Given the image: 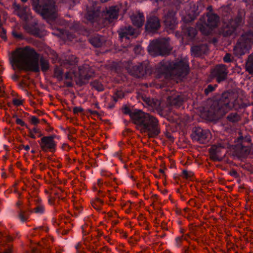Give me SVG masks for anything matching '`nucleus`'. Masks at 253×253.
Instances as JSON below:
<instances>
[{
    "label": "nucleus",
    "instance_id": "nucleus-1",
    "mask_svg": "<svg viewBox=\"0 0 253 253\" xmlns=\"http://www.w3.org/2000/svg\"><path fill=\"white\" fill-rule=\"evenodd\" d=\"M84 6L85 18L91 26V28H88L80 23H75L71 26V30L75 33L88 37V41L92 46L96 48L100 47L105 44V38L98 34H92L93 31H98L102 26L98 23L99 11L96 2L88 1Z\"/></svg>",
    "mask_w": 253,
    "mask_h": 253
},
{
    "label": "nucleus",
    "instance_id": "nucleus-2",
    "mask_svg": "<svg viewBox=\"0 0 253 253\" xmlns=\"http://www.w3.org/2000/svg\"><path fill=\"white\" fill-rule=\"evenodd\" d=\"M10 63L14 69L19 71H31L38 73L41 70L43 72L48 71L49 68V61L43 57L39 58V54L34 49L26 46L10 58Z\"/></svg>",
    "mask_w": 253,
    "mask_h": 253
},
{
    "label": "nucleus",
    "instance_id": "nucleus-3",
    "mask_svg": "<svg viewBox=\"0 0 253 253\" xmlns=\"http://www.w3.org/2000/svg\"><path fill=\"white\" fill-rule=\"evenodd\" d=\"M241 102L236 94L227 91L214 100L212 106L214 113L222 117L232 108H241Z\"/></svg>",
    "mask_w": 253,
    "mask_h": 253
},
{
    "label": "nucleus",
    "instance_id": "nucleus-4",
    "mask_svg": "<svg viewBox=\"0 0 253 253\" xmlns=\"http://www.w3.org/2000/svg\"><path fill=\"white\" fill-rule=\"evenodd\" d=\"M137 129L146 133L149 138H156L161 133L158 119L151 114L142 111L135 123Z\"/></svg>",
    "mask_w": 253,
    "mask_h": 253
},
{
    "label": "nucleus",
    "instance_id": "nucleus-5",
    "mask_svg": "<svg viewBox=\"0 0 253 253\" xmlns=\"http://www.w3.org/2000/svg\"><path fill=\"white\" fill-rule=\"evenodd\" d=\"M203 8L201 4L193 5V6L190 7L186 15L182 16V20L184 23V24L181 26V36L182 40L186 39L188 41L194 40L197 35V30L195 28L190 27L187 24L196 18L201 13Z\"/></svg>",
    "mask_w": 253,
    "mask_h": 253
},
{
    "label": "nucleus",
    "instance_id": "nucleus-6",
    "mask_svg": "<svg viewBox=\"0 0 253 253\" xmlns=\"http://www.w3.org/2000/svg\"><path fill=\"white\" fill-rule=\"evenodd\" d=\"M33 9L43 19L53 21L57 19V9L54 0H32Z\"/></svg>",
    "mask_w": 253,
    "mask_h": 253
},
{
    "label": "nucleus",
    "instance_id": "nucleus-7",
    "mask_svg": "<svg viewBox=\"0 0 253 253\" xmlns=\"http://www.w3.org/2000/svg\"><path fill=\"white\" fill-rule=\"evenodd\" d=\"M220 22L219 16L211 11L207 12L200 18L197 26L200 32L205 35H210L217 27Z\"/></svg>",
    "mask_w": 253,
    "mask_h": 253
},
{
    "label": "nucleus",
    "instance_id": "nucleus-8",
    "mask_svg": "<svg viewBox=\"0 0 253 253\" xmlns=\"http://www.w3.org/2000/svg\"><path fill=\"white\" fill-rule=\"evenodd\" d=\"M169 38H162L152 41L148 46L149 52L153 56H165L169 54L170 47Z\"/></svg>",
    "mask_w": 253,
    "mask_h": 253
},
{
    "label": "nucleus",
    "instance_id": "nucleus-9",
    "mask_svg": "<svg viewBox=\"0 0 253 253\" xmlns=\"http://www.w3.org/2000/svg\"><path fill=\"white\" fill-rule=\"evenodd\" d=\"M33 201L36 205V207L34 209H31L30 205H28L27 209H19L18 211L17 217L21 222H26L32 213L38 215H42L44 213L45 207L42 202V199L40 198H35L33 199Z\"/></svg>",
    "mask_w": 253,
    "mask_h": 253
},
{
    "label": "nucleus",
    "instance_id": "nucleus-10",
    "mask_svg": "<svg viewBox=\"0 0 253 253\" xmlns=\"http://www.w3.org/2000/svg\"><path fill=\"white\" fill-rule=\"evenodd\" d=\"M129 73L136 78H143L150 76L154 69L147 61H144L128 68Z\"/></svg>",
    "mask_w": 253,
    "mask_h": 253
},
{
    "label": "nucleus",
    "instance_id": "nucleus-11",
    "mask_svg": "<svg viewBox=\"0 0 253 253\" xmlns=\"http://www.w3.org/2000/svg\"><path fill=\"white\" fill-rule=\"evenodd\" d=\"M243 19L238 16L234 19H231L227 24H225L220 31V34L224 37L236 35L239 27L242 24Z\"/></svg>",
    "mask_w": 253,
    "mask_h": 253
},
{
    "label": "nucleus",
    "instance_id": "nucleus-12",
    "mask_svg": "<svg viewBox=\"0 0 253 253\" xmlns=\"http://www.w3.org/2000/svg\"><path fill=\"white\" fill-rule=\"evenodd\" d=\"M119 37L121 41L129 40L131 38H136L139 34L137 29L131 25L123 26L118 31Z\"/></svg>",
    "mask_w": 253,
    "mask_h": 253
},
{
    "label": "nucleus",
    "instance_id": "nucleus-13",
    "mask_svg": "<svg viewBox=\"0 0 253 253\" xmlns=\"http://www.w3.org/2000/svg\"><path fill=\"white\" fill-rule=\"evenodd\" d=\"M210 135V131L208 129L197 126L193 128L191 137L193 141L199 142L200 143H205Z\"/></svg>",
    "mask_w": 253,
    "mask_h": 253
},
{
    "label": "nucleus",
    "instance_id": "nucleus-14",
    "mask_svg": "<svg viewBox=\"0 0 253 253\" xmlns=\"http://www.w3.org/2000/svg\"><path fill=\"white\" fill-rule=\"evenodd\" d=\"M55 135H50L49 136H43L40 140L38 142L39 143L42 150L44 152L48 151L54 152L56 150V142L54 140L55 138Z\"/></svg>",
    "mask_w": 253,
    "mask_h": 253
},
{
    "label": "nucleus",
    "instance_id": "nucleus-15",
    "mask_svg": "<svg viewBox=\"0 0 253 253\" xmlns=\"http://www.w3.org/2000/svg\"><path fill=\"white\" fill-rule=\"evenodd\" d=\"M94 70L87 64L79 67V77L82 84H85L93 76Z\"/></svg>",
    "mask_w": 253,
    "mask_h": 253
},
{
    "label": "nucleus",
    "instance_id": "nucleus-16",
    "mask_svg": "<svg viewBox=\"0 0 253 253\" xmlns=\"http://www.w3.org/2000/svg\"><path fill=\"white\" fill-rule=\"evenodd\" d=\"M211 74L218 83H221L226 80L228 71L226 65L219 64L215 67Z\"/></svg>",
    "mask_w": 253,
    "mask_h": 253
},
{
    "label": "nucleus",
    "instance_id": "nucleus-17",
    "mask_svg": "<svg viewBox=\"0 0 253 253\" xmlns=\"http://www.w3.org/2000/svg\"><path fill=\"white\" fill-rule=\"evenodd\" d=\"M176 12L171 8H166L164 10L163 19L166 26L173 28L176 24L175 18Z\"/></svg>",
    "mask_w": 253,
    "mask_h": 253
},
{
    "label": "nucleus",
    "instance_id": "nucleus-18",
    "mask_svg": "<svg viewBox=\"0 0 253 253\" xmlns=\"http://www.w3.org/2000/svg\"><path fill=\"white\" fill-rule=\"evenodd\" d=\"M172 68L177 75L181 77H185L189 73L188 64L183 60L175 61L173 64Z\"/></svg>",
    "mask_w": 253,
    "mask_h": 253
},
{
    "label": "nucleus",
    "instance_id": "nucleus-19",
    "mask_svg": "<svg viewBox=\"0 0 253 253\" xmlns=\"http://www.w3.org/2000/svg\"><path fill=\"white\" fill-rule=\"evenodd\" d=\"M161 27L160 20L155 15H150L147 18L145 29L148 32H157Z\"/></svg>",
    "mask_w": 253,
    "mask_h": 253
},
{
    "label": "nucleus",
    "instance_id": "nucleus-20",
    "mask_svg": "<svg viewBox=\"0 0 253 253\" xmlns=\"http://www.w3.org/2000/svg\"><path fill=\"white\" fill-rule=\"evenodd\" d=\"M190 51L194 57H200L208 52L209 47L207 43H200L192 45Z\"/></svg>",
    "mask_w": 253,
    "mask_h": 253
},
{
    "label": "nucleus",
    "instance_id": "nucleus-21",
    "mask_svg": "<svg viewBox=\"0 0 253 253\" xmlns=\"http://www.w3.org/2000/svg\"><path fill=\"white\" fill-rule=\"evenodd\" d=\"M224 146L221 143L213 145L209 149L211 158L214 161L220 162L222 160L221 152Z\"/></svg>",
    "mask_w": 253,
    "mask_h": 253
},
{
    "label": "nucleus",
    "instance_id": "nucleus-22",
    "mask_svg": "<svg viewBox=\"0 0 253 253\" xmlns=\"http://www.w3.org/2000/svg\"><path fill=\"white\" fill-rule=\"evenodd\" d=\"M241 46L247 47L253 43V32L249 30L242 34L239 41Z\"/></svg>",
    "mask_w": 253,
    "mask_h": 253
},
{
    "label": "nucleus",
    "instance_id": "nucleus-23",
    "mask_svg": "<svg viewBox=\"0 0 253 253\" xmlns=\"http://www.w3.org/2000/svg\"><path fill=\"white\" fill-rule=\"evenodd\" d=\"M13 7L14 10L17 12V16L22 20L26 22L29 20L28 7L27 6H21L20 4H17L14 2L13 3Z\"/></svg>",
    "mask_w": 253,
    "mask_h": 253
},
{
    "label": "nucleus",
    "instance_id": "nucleus-24",
    "mask_svg": "<svg viewBox=\"0 0 253 253\" xmlns=\"http://www.w3.org/2000/svg\"><path fill=\"white\" fill-rule=\"evenodd\" d=\"M169 103L176 107H180L183 104L184 97L180 93H174L168 97Z\"/></svg>",
    "mask_w": 253,
    "mask_h": 253
},
{
    "label": "nucleus",
    "instance_id": "nucleus-25",
    "mask_svg": "<svg viewBox=\"0 0 253 253\" xmlns=\"http://www.w3.org/2000/svg\"><path fill=\"white\" fill-rule=\"evenodd\" d=\"M26 28L31 34L36 37H42L43 35L42 30L37 22L30 23L26 26Z\"/></svg>",
    "mask_w": 253,
    "mask_h": 253
},
{
    "label": "nucleus",
    "instance_id": "nucleus-26",
    "mask_svg": "<svg viewBox=\"0 0 253 253\" xmlns=\"http://www.w3.org/2000/svg\"><path fill=\"white\" fill-rule=\"evenodd\" d=\"M141 112L142 110H131L127 106H125L123 108V113L126 115H128L134 124L135 123L137 120V117H139Z\"/></svg>",
    "mask_w": 253,
    "mask_h": 253
},
{
    "label": "nucleus",
    "instance_id": "nucleus-27",
    "mask_svg": "<svg viewBox=\"0 0 253 253\" xmlns=\"http://www.w3.org/2000/svg\"><path fill=\"white\" fill-rule=\"evenodd\" d=\"M118 9L116 6L109 7L107 10L105 14V19L109 22H112L114 20L118 18Z\"/></svg>",
    "mask_w": 253,
    "mask_h": 253
},
{
    "label": "nucleus",
    "instance_id": "nucleus-28",
    "mask_svg": "<svg viewBox=\"0 0 253 253\" xmlns=\"http://www.w3.org/2000/svg\"><path fill=\"white\" fill-rule=\"evenodd\" d=\"M133 24L138 28H140L143 25L144 16L142 13L139 12L136 15L132 18Z\"/></svg>",
    "mask_w": 253,
    "mask_h": 253
},
{
    "label": "nucleus",
    "instance_id": "nucleus-29",
    "mask_svg": "<svg viewBox=\"0 0 253 253\" xmlns=\"http://www.w3.org/2000/svg\"><path fill=\"white\" fill-rule=\"evenodd\" d=\"M12 240V237L7 235L6 233L0 232V250H2L1 247H4L6 242H10Z\"/></svg>",
    "mask_w": 253,
    "mask_h": 253
},
{
    "label": "nucleus",
    "instance_id": "nucleus-30",
    "mask_svg": "<svg viewBox=\"0 0 253 253\" xmlns=\"http://www.w3.org/2000/svg\"><path fill=\"white\" fill-rule=\"evenodd\" d=\"M12 37L17 40H22L24 39V36L19 28H15L11 31Z\"/></svg>",
    "mask_w": 253,
    "mask_h": 253
},
{
    "label": "nucleus",
    "instance_id": "nucleus-31",
    "mask_svg": "<svg viewBox=\"0 0 253 253\" xmlns=\"http://www.w3.org/2000/svg\"><path fill=\"white\" fill-rule=\"evenodd\" d=\"M90 85L92 88L98 91H102L104 90L103 84L98 80H94L90 83Z\"/></svg>",
    "mask_w": 253,
    "mask_h": 253
},
{
    "label": "nucleus",
    "instance_id": "nucleus-32",
    "mask_svg": "<svg viewBox=\"0 0 253 253\" xmlns=\"http://www.w3.org/2000/svg\"><path fill=\"white\" fill-rule=\"evenodd\" d=\"M54 77L56 78L58 81H62L63 79L64 71L62 68L56 66L54 70Z\"/></svg>",
    "mask_w": 253,
    "mask_h": 253
},
{
    "label": "nucleus",
    "instance_id": "nucleus-33",
    "mask_svg": "<svg viewBox=\"0 0 253 253\" xmlns=\"http://www.w3.org/2000/svg\"><path fill=\"white\" fill-rule=\"evenodd\" d=\"M189 238V235L188 234H182L181 236L177 237L175 238V246L177 247H180L183 241H187Z\"/></svg>",
    "mask_w": 253,
    "mask_h": 253
},
{
    "label": "nucleus",
    "instance_id": "nucleus-34",
    "mask_svg": "<svg viewBox=\"0 0 253 253\" xmlns=\"http://www.w3.org/2000/svg\"><path fill=\"white\" fill-rule=\"evenodd\" d=\"M227 119L228 122L235 123L238 122L240 120V117L237 112H233L230 113L227 116Z\"/></svg>",
    "mask_w": 253,
    "mask_h": 253
},
{
    "label": "nucleus",
    "instance_id": "nucleus-35",
    "mask_svg": "<svg viewBox=\"0 0 253 253\" xmlns=\"http://www.w3.org/2000/svg\"><path fill=\"white\" fill-rule=\"evenodd\" d=\"M125 96L124 92L122 90L116 91L113 95L112 96V98L115 102H117L119 99H122Z\"/></svg>",
    "mask_w": 253,
    "mask_h": 253
},
{
    "label": "nucleus",
    "instance_id": "nucleus-36",
    "mask_svg": "<svg viewBox=\"0 0 253 253\" xmlns=\"http://www.w3.org/2000/svg\"><path fill=\"white\" fill-rule=\"evenodd\" d=\"M217 87V84H208L207 86L204 89L205 94L207 96L209 95L210 93L213 91Z\"/></svg>",
    "mask_w": 253,
    "mask_h": 253
},
{
    "label": "nucleus",
    "instance_id": "nucleus-37",
    "mask_svg": "<svg viewBox=\"0 0 253 253\" xmlns=\"http://www.w3.org/2000/svg\"><path fill=\"white\" fill-rule=\"evenodd\" d=\"M247 64L250 72L253 73V54L249 56Z\"/></svg>",
    "mask_w": 253,
    "mask_h": 253
},
{
    "label": "nucleus",
    "instance_id": "nucleus-38",
    "mask_svg": "<svg viewBox=\"0 0 253 253\" xmlns=\"http://www.w3.org/2000/svg\"><path fill=\"white\" fill-rule=\"evenodd\" d=\"M103 204V201L101 199H100L98 198H97L96 199L95 202L93 205V206L96 210H100V206Z\"/></svg>",
    "mask_w": 253,
    "mask_h": 253
},
{
    "label": "nucleus",
    "instance_id": "nucleus-39",
    "mask_svg": "<svg viewBox=\"0 0 253 253\" xmlns=\"http://www.w3.org/2000/svg\"><path fill=\"white\" fill-rule=\"evenodd\" d=\"M182 174L183 178L189 179L193 176V173L191 171H187L184 169L182 170Z\"/></svg>",
    "mask_w": 253,
    "mask_h": 253
},
{
    "label": "nucleus",
    "instance_id": "nucleus-40",
    "mask_svg": "<svg viewBox=\"0 0 253 253\" xmlns=\"http://www.w3.org/2000/svg\"><path fill=\"white\" fill-rule=\"evenodd\" d=\"M144 100L145 103L149 106L152 107L155 106V102L153 99L149 97H146Z\"/></svg>",
    "mask_w": 253,
    "mask_h": 253
},
{
    "label": "nucleus",
    "instance_id": "nucleus-41",
    "mask_svg": "<svg viewBox=\"0 0 253 253\" xmlns=\"http://www.w3.org/2000/svg\"><path fill=\"white\" fill-rule=\"evenodd\" d=\"M223 61L225 63H230L232 61V59L231 58V55L229 53H226L224 57H223Z\"/></svg>",
    "mask_w": 253,
    "mask_h": 253
},
{
    "label": "nucleus",
    "instance_id": "nucleus-42",
    "mask_svg": "<svg viewBox=\"0 0 253 253\" xmlns=\"http://www.w3.org/2000/svg\"><path fill=\"white\" fill-rule=\"evenodd\" d=\"M30 121H31V123L34 125H36L39 124L40 122V121L38 119V118L35 116L31 117Z\"/></svg>",
    "mask_w": 253,
    "mask_h": 253
},
{
    "label": "nucleus",
    "instance_id": "nucleus-43",
    "mask_svg": "<svg viewBox=\"0 0 253 253\" xmlns=\"http://www.w3.org/2000/svg\"><path fill=\"white\" fill-rule=\"evenodd\" d=\"M84 111V109L81 107H75L73 109V113L75 114H77L79 113H82Z\"/></svg>",
    "mask_w": 253,
    "mask_h": 253
},
{
    "label": "nucleus",
    "instance_id": "nucleus-44",
    "mask_svg": "<svg viewBox=\"0 0 253 253\" xmlns=\"http://www.w3.org/2000/svg\"><path fill=\"white\" fill-rule=\"evenodd\" d=\"M0 37L4 40L6 39V30L4 28H2L1 30H0Z\"/></svg>",
    "mask_w": 253,
    "mask_h": 253
},
{
    "label": "nucleus",
    "instance_id": "nucleus-45",
    "mask_svg": "<svg viewBox=\"0 0 253 253\" xmlns=\"http://www.w3.org/2000/svg\"><path fill=\"white\" fill-rule=\"evenodd\" d=\"M12 102L13 104L16 106H19L22 104L21 101L16 98H14L12 100Z\"/></svg>",
    "mask_w": 253,
    "mask_h": 253
},
{
    "label": "nucleus",
    "instance_id": "nucleus-46",
    "mask_svg": "<svg viewBox=\"0 0 253 253\" xmlns=\"http://www.w3.org/2000/svg\"><path fill=\"white\" fill-rule=\"evenodd\" d=\"M154 4L156 3L157 5L163 3L166 0H150Z\"/></svg>",
    "mask_w": 253,
    "mask_h": 253
},
{
    "label": "nucleus",
    "instance_id": "nucleus-47",
    "mask_svg": "<svg viewBox=\"0 0 253 253\" xmlns=\"http://www.w3.org/2000/svg\"><path fill=\"white\" fill-rule=\"evenodd\" d=\"M230 175L234 177H238L239 176V174L237 171L235 169H232L229 173Z\"/></svg>",
    "mask_w": 253,
    "mask_h": 253
},
{
    "label": "nucleus",
    "instance_id": "nucleus-48",
    "mask_svg": "<svg viewBox=\"0 0 253 253\" xmlns=\"http://www.w3.org/2000/svg\"><path fill=\"white\" fill-rule=\"evenodd\" d=\"M116 103V102H115L113 100V99L112 98L111 101L108 103V108L110 109H113Z\"/></svg>",
    "mask_w": 253,
    "mask_h": 253
},
{
    "label": "nucleus",
    "instance_id": "nucleus-49",
    "mask_svg": "<svg viewBox=\"0 0 253 253\" xmlns=\"http://www.w3.org/2000/svg\"><path fill=\"white\" fill-rule=\"evenodd\" d=\"M17 124L20 125L21 126H24L25 125V123L20 119L17 118L16 120Z\"/></svg>",
    "mask_w": 253,
    "mask_h": 253
},
{
    "label": "nucleus",
    "instance_id": "nucleus-50",
    "mask_svg": "<svg viewBox=\"0 0 253 253\" xmlns=\"http://www.w3.org/2000/svg\"><path fill=\"white\" fill-rule=\"evenodd\" d=\"M234 51L235 52V53L237 55V56H241L243 54H244V51H240L239 53L238 52V47L237 46H236L234 49Z\"/></svg>",
    "mask_w": 253,
    "mask_h": 253
},
{
    "label": "nucleus",
    "instance_id": "nucleus-51",
    "mask_svg": "<svg viewBox=\"0 0 253 253\" xmlns=\"http://www.w3.org/2000/svg\"><path fill=\"white\" fill-rule=\"evenodd\" d=\"M161 65L164 68H168L169 66V63L168 62H166L164 61H162L160 62Z\"/></svg>",
    "mask_w": 253,
    "mask_h": 253
},
{
    "label": "nucleus",
    "instance_id": "nucleus-52",
    "mask_svg": "<svg viewBox=\"0 0 253 253\" xmlns=\"http://www.w3.org/2000/svg\"><path fill=\"white\" fill-rule=\"evenodd\" d=\"M183 253H193V251L187 247H184L182 249Z\"/></svg>",
    "mask_w": 253,
    "mask_h": 253
},
{
    "label": "nucleus",
    "instance_id": "nucleus-53",
    "mask_svg": "<svg viewBox=\"0 0 253 253\" xmlns=\"http://www.w3.org/2000/svg\"><path fill=\"white\" fill-rule=\"evenodd\" d=\"M16 205L17 207L18 208V210L16 211L17 212L19 210V209H26L28 207V206L26 207H21V204L19 202H17L16 204Z\"/></svg>",
    "mask_w": 253,
    "mask_h": 253
},
{
    "label": "nucleus",
    "instance_id": "nucleus-54",
    "mask_svg": "<svg viewBox=\"0 0 253 253\" xmlns=\"http://www.w3.org/2000/svg\"><path fill=\"white\" fill-rule=\"evenodd\" d=\"M87 112L89 113L91 115H98V113L96 111H93L90 109H88L87 110Z\"/></svg>",
    "mask_w": 253,
    "mask_h": 253
},
{
    "label": "nucleus",
    "instance_id": "nucleus-55",
    "mask_svg": "<svg viewBox=\"0 0 253 253\" xmlns=\"http://www.w3.org/2000/svg\"><path fill=\"white\" fill-rule=\"evenodd\" d=\"M28 129H29V136H30V137H31L33 139H36V136L34 134V133L32 132V129L30 128H28Z\"/></svg>",
    "mask_w": 253,
    "mask_h": 253
},
{
    "label": "nucleus",
    "instance_id": "nucleus-56",
    "mask_svg": "<svg viewBox=\"0 0 253 253\" xmlns=\"http://www.w3.org/2000/svg\"><path fill=\"white\" fill-rule=\"evenodd\" d=\"M101 173L102 175L106 176H109L111 174V173L109 172H107L106 171H103V170L101 171Z\"/></svg>",
    "mask_w": 253,
    "mask_h": 253
},
{
    "label": "nucleus",
    "instance_id": "nucleus-57",
    "mask_svg": "<svg viewBox=\"0 0 253 253\" xmlns=\"http://www.w3.org/2000/svg\"><path fill=\"white\" fill-rule=\"evenodd\" d=\"M5 95V92L0 85V97H4Z\"/></svg>",
    "mask_w": 253,
    "mask_h": 253
},
{
    "label": "nucleus",
    "instance_id": "nucleus-58",
    "mask_svg": "<svg viewBox=\"0 0 253 253\" xmlns=\"http://www.w3.org/2000/svg\"><path fill=\"white\" fill-rule=\"evenodd\" d=\"M31 129L32 130V132H34V133H38L39 132H40V130L35 127H33V129Z\"/></svg>",
    "mask_w": 253,
    "mask_h": 253
},
{
    "label": "nucleus",
    "instance_id": "nucleus-59",
    "mask_svg": "<svg viewBox=\"0 0 253 253\" xmlns=\"http://www.w3.org/2000/svg\"><path fill=\"white\" fill-rule=\"evenodd\" d=\"M60 24L62 25H66L67 22L63 19H60Z\"/></svg>",
    "mask_w": 253,
    "mask_h": 253
},
{
    "label": "nucleus",
    "instance_id": "nucleus-60",
    "mask_svg": "<svg viewBox=\"0 0 253 253\" xmlns=\"http://www.w3.org/2000/svg\"><path fill=\"white\" fill-rule=\"evenodd\" d=\"M101 250L103 251H106V252H109L110 251V249L106 247H103L101 248Z\"/></svg>",
    "mask_w": 253,
    "mask_h": 253
},
{
    "label": "nucleus",
    "instance_id": "nucleus-61",
    "mask_svg": "<svg viewBox=\"0 0 253 253\" xmlns=\"http://www.w3.org/2000/svg\"><path fill=\"white\" fill-rule=\"evenodd\" d=\"M12 79L14 81H17L18 79V76L17 75L14 74L12 76Z\"/></svg>",
    "mask_w": 253,
    "mask_h": 253
},
{
    "label": "nucleus",
    "instance_id": "nucleus-62",
    "mask_svg": "<svg viewBox=\"0 0 253 253\" xmlns=\"http://www.w3.org/2000/svg\"><path fill=\"white\" fill-rule=\"evenodd\" d=\"M65 77L66 79H70L71 77L70 76L69 73H66L65 75Z\"/></svg>",
    "mask_w": 253,
    "mask_h": 253
},
{
    "label": "nucleus",
    "instance_id": "nucleus-63",
    "mask_svg": "<svg viewBox=\"0 0 253 253\" xmlns=\"http://www.w3.org/2000/svg\"><path fill=\"white\" fill-rule=\"evenodd\" d=\"M23 148L26 151H28L30 150V146L29 145L23 146Z\"/></svg>",
    "mask_w": 253,
    "mask_h": 253
},
{
    "label": "nucleus",
    "instance_id": "nucleus-64",
    "mask_svg": "<svg viewBox=\"0 0 253 253\" xmlns=\"http://www.w3.org/2000/svg\"><path fill=\"white\" fill-rule=\"evenodd\" d=\"M67 85L68 87H72L73 86V84L72 83H71V82H68L67 84Z\"/></svg>",
    "mask_w": 253,
    "mask_h": 253
}]
</instances>
